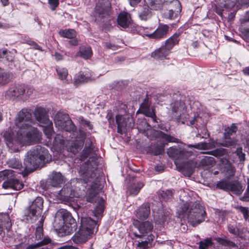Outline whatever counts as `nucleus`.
Here are the masks:
<instances>
[{"mask_svg":"<svg viewBox=\"0 0 249 249\" xmlns=\"http://www.w3.org/2000/svg\"><path fill=\"white\" fill-rule=\"evenodd\" d=\"M33 123L32 113L28 109L23 108L20 111L15 120L16 127L14 130L8 129L4 134L8 147L16 151L21 145L39 142L42 134L36 128L32 126Z\"/></svg>","mask_w":249,"mask_h":249,"instance_id":"obj_1","label":"nucleus"},{"mask_svg":"<svg viewBox=\"0 0 249 249\" xmlns=\"http://www.w3.org/2000/svg\"><path fill=\"white\" fill-rule=\"evenodd\" d=\"M89 157L88 161L81 165L79 173L82 179L86 183L91 182L90 188L87 190L86 197L88 202L93 203L99 200L98 193L101 189V186L99 184L98 175L95 172L97 155L93 152L91 144L89 146H86L80 156V159L84 160Z\"/></svg>","mask_w":249,"mask_h":249,"instance_id":"obj_2","label":"nucleus"},{"mask_svg":"<svg viewBox=\"0 0 249 249\" xmlns=\"http://www.w3.org/2000/svg\"><path fill=\"white\" fill-rule=\"evenodd\" d=\"M51 160V156L48 150L40 145H36L27 153L24 166L16 158L10 159L8 163L9 167L18 170V173L25 177L42 164L49 162Z\"/></svg>","mask_w":249,"mask_h":249,"instance_id":"obj_3","label":"nucleus"},{"mask_svg":"<svg viewBox=\"0 0 249 249\" xmlns=\"http://www.w3.org/2000/svg\"><path fill=\"white\" fill-rule=\"evenodd\" d=\"M178 213L179 218H187L194 227L204 221L206 215L204 207L197 201L184 203L178 210Z\"/></svg>","mask_w":249,"mask_h":249,"instance_id":"obj_4","label":"nucleus"},{"mask_svg":"<svg viewBox=\"0 0 249 249\" xmlns=\"http://www.w3.org/2000/svg\"><path fill=\"white\" fill-rule=\"evenodd\" d=\"M81 226L78 231L74 234L72 240L76 244L86 242L94 234L97 223L89 217H81Z\"/></svg>","mask_w":249,"mask_h":249,"instance_id":"obj_5","label":"nucleus"},{"mask_svg":"<svg viewBox=\"0 0 249 249\" xmlns=\"http://www.w3.org/2000/svg\"><path fill=\"white\" fill-rule=\"evenodd\" d=\"M43 207V200L42 198L40 196L36 197L26 210L25 216L26 217L27 220L31 223H34L39 218H40L39 221L43 218L44 221V218L41 215ZM39 223V222H38L37 225Z\"/></svg>","mask_w":249,"mask_h":249,"instance_id":"obj_6","label":"nucleus"},{"mask_svg":"<svg viewBox=\"0 0 249 249\" xmlns=\"http://www.w3.org/2000/svg\"><path fill=\"white\" fill-rule=\"evenodd\" d=\"M170 106L169 114L172 120L185 124L189 119L185 104L180 101H176L171 103Z\"/></svg>","mask_w":249,"mask_h":249,"instance_id":"obj_7","label":"nucleus"},{"mask_svg":"<svg viewBox=\"0 0 249 249\" xmlns=\"http://www.w3.org/2000/svg\"><path fill=\"white\" fill-rule=\"evenodd\" d=\"M43 226V219L42 218L36 230L35 235L36 242L29 245L26 249H48L44 246L50 243L52 240L49 236H44Z\"/></svg>","mask_w":249,"mask_h":249,"instance_id":"obj_8","label":"nucleus"},{"mask_svg":"<svg viewBox=\"0 0 249 249\" xmlns=\"http://www.w3.org/2000/svg\"><path fill=\"white\" fill-rule=\"evenodd\" d=\"M54 124L58 129L72 132L75 131L76 127L70 119L68 114L62 112H57L54 119Z\"/></svg>","mask_w":249,"mask_h":249,"instance_id":"obj_9","label":"nucleus"},{"mask_svg":"<svg viewBox=\"0 0 249 249\" xmlns=\"http://www.w3.org/2000/svg\"><path fill=\"white\" fill-rule=\"evenodd\" d=\"M224 139L221 142L213 141L210 143L201 142L195 145L189 144L188 147H194L198 149H209L213 148L216 146H222L224 147L233 146L236 144V140L235 139L231 138L230 136H224Z\"/></svg>","mask_w":249,"mask_h":249,"instance_id":"obj_10","label":"nucleus"},{"mask_svg":"<svg viewBox=\"0 0 249 249\" xmlns=\"http://www.w3.org/2000/svg\"><path fill=\"white\" fill-rule=\"evenodd\" d=\"M116 124H117V132L122 134L127 128L134 126V122L132 117H125L123 114H117L115 116Z\"/></svg>","mask_w":249,"mask_h":249,"instance_id":"obj_11","label":"nucleus"},{"mask_svg":"<svg viewBox=\"0 0 249 249\" xmlns=\"http://www.w3.org/2000/svg\"><path fill=\"white\" fill-rule=\"evenodd\" d=\"M217 186L221 189L231 191L238 195L241 194L244 190L241 183L237 181L221 180L217 183Z\"/></svg>","mask_w":249,"mask_h":249,"instance_id":"obj_12","label":"nucleus"},{"mask_svg":"<svg viewBox=\"0 0 249 249\" xmlns=\"http://www.w3.org/2000/svg\"><path fill=\"white\" fill-rule=\"evenodd\" d=\"M72 183H66L62 189L59 191L58 198L65 203H69L71 198L77 197L78 193L72 189Z\"/></svg>","mask_w":249,"mask_h":249,"instance_id":"obj_13","label":"nucleus"},{"mask_svg":"<svg viewBox=\"0 0 249 249\" xmlns=\"http://www.w3.org/2000/svg\"><path fill=\"white\" fill-rule=\"evenodd\" d=\"M133 225L139 230L141 234L135 232L134 235L136 237H142L150 233L153 229L152 223L148 221L140 222L137 219L133 221Z\"/></svg>","mask_w":249,"mask_h":249,"instance_id":"obj_14","label":"nucleus"},{"mask_svg":"<svg viewBox=\"0 0 249 249\" xmlns=\"http://www.w3.org/2000/svg\"><path fill=\"white\" fill-rule=\"evenodd\" d=\"M168 155L175 159L176 165L179 163L178 160L186 159L192 155L191 151H187L184 148L170 147L167 150Z\"/></svg>","mask_w":249,"mask_h":249,"instance_id":"obj_15","label":"nucleus"},{"mask_svg":"<svg viewBox=\"0 0 249 249\" xmlns=\"http://www.w3.org/2000/svg\"><path fill=\"white\" fill-rule=\"evenodd\" d=\"M110 9V4L108 1L98 2L95 6L94 13L96 20H101L103 18L109 15Z\"/></svg>","mask_w":249,"mask_h":249,"instance_id":"obj_16","label":"nucleus"},{"mask_svg":"<svg viewBox=\"0 0 249 249\" xmlns=\"http://www.w3.org/2000/svg\"><path fill=\"white\" fill-rule=\"evenodd\" d=\"M77 133L78 136L76 138V141H72L71 142V146L68 148V151L71 152L74 154L77 153L81 149L86 136V133L81 128L79 129Z\"/></svg>","mask_w":249,"mask_h":249,"instance_id":"obj_17","label":"nucleus"},{"mask_svg":"<svg viewBox=\"0 0 249 249\" xmlns=\"http://www.w3.org/2000/svg\"><path fill=\"white\" fill-rule=\"evenodd\" d=\"M74 220L71 213L67 210L61 209L57 211L54 217V225L65 224L68 222H73Z\"/></svg>","mask_w":249,"mask_h":249,"instance_id":"obj_18","label":"nucleus"},{"mask_svg":"<svg viewBox=\"0 0 249 249\" xmlns=\"http://www.w3.org/2000/svg\"><path fill=\"white\" fill-rule=\"evenodd\" d=\"M237 2V0H219L213 7L214 11L219 16H222V12L225 9H231Z\"/></svg>","mask_w":249,"mask_h":249,"instance_id":"obj_19","label":"nucleus"},{"mask_svg":"<svg viewBox=\"0 0 249 249\" xmlns=\"http://www.w3.org/2000/svg\"><path fill=\"white\" fill-rule=\"evenodd\" d=\"M34 116L39 123L40 125L43 124H51V121L49 117L46 109L42 107H37L34 112Z\"/></svg>","mask_w":249,"mask_h":249,"instance_id":"obj_20","label":"nucleus"},{"mask_svg":"<svg viewBox=\"0 0 249 249\" xmlns=\"http://www.w3.org/2000/svg\"><path fill=\"white\" fill-rule=\"evenodd\" d=\"M25 88L23 85H17L11 87L6 92L5 96L7 98L14 99L24 94Z\"/></svg>","mask_w":249,"mask_h":249,"instance_id":"obj_21","label":"nucleus"},{"mask_svg":"<svg viewBox=\"0 0 249 249\" xmlns=\"http://www.w3.org/2000/svg\"><path fill=\"white\" fill-rule=\"evenodd\" d=\"M54 226L59 230V232L62 233V235H67L71 234L76 229V224L75 220L73 222H68L60 225L57 224Z\"/></svg>","mask_w":249,"mask_h":249,"instance_id":"obj_22","label":"nucleus"},{"mask_svg":"<svg viewBox=\"0 0 249 249\" xmlns=\"http://www.w3.org/2000/svg\"><path fill=\"white\" fill-rule=\"evenodd\" d=\"M150 102L149 101L148 97L145 98L143 102L140 106V108L142 112L145 116L151 118L154 122H156V115L154 109L150 108Z\"/></svg>","mask_w":249,"mask_h":249,"instance_id":"obj_23","label":"nucleus"},{"mask_svg":"<svg viewBox=\"0 0 249 249\" xmlns=\"http://www.w3.org/2000/svg\"><path fill=\"white\" fill-rule=\"evenodd\" d=\"M169 31V26L165 24H160L154 33L149 35L148 36L153 39H159L166 36Z\"/></svg>","mask_w":249,"mask_h":249,"instance_id":"obj_24","label":"nucleus"},{"mask_svg":"<svg viewBox=\"0 0 249 249\" xmlns=\"http://www.w3.org/2000/svg\"><path fill=\"white\" fill-rule=\"evenodd\" d=\"M64 181V177L59 172H53L49 176L48 182L53 187H58Z\"/></svg>","mask_w":249,"mask_h":249,"instance_id":"obj_25","label":"nucleus"},{"mask_svg":"<svg viewBox=\"0 0 249 249\" xmlns=\"http://www.w3.org/2000/svg\"><path fill=\"white\" fill-rule=\"evenodd\" d=\"M150 213V206L148 204L144 203L135 211L136 217L141 220L147 218Z\"/></svg>","mask_w":249,"mask_h":249,"instance_id":"obj_26","label":"nucleus"},{"mask_svg":"<svg viewBox=\"0 0 249 249\" xmlns=\"http://www.w3.org/2000/svg\"><path fill=\"white\" fill-rule=\"evenodd\" d=\"M24 184L19 180L12 178L4 181L2 187L4 189L11 188L14 190H19L23 188Z\"/></svg>","mask_w":249,"mask_h":249,"instance_id":"obj_27","label":"nucleus"},{"mask_svg":"<svg viewBox=\"0 0 249 249\" xmlns=\"http://www.w3.org/2000/svg\"><path fill=\"white\" fill-rule=\"evenodd\" d=\"M196 163L193 160L183 162L179 166L183 174L187 177H190L194 172Z\"/></svg>","mask_w":249,"mask_h":249,"instance_id":"obj_28","label":"nucleus"},{"mask_svg":"<svg viewBox=\"0 0 249 249\" xmlns=\"http://www.w3.org/2000/svg\"><path fill=\"white\" fill-rule=\"evenodd\" d=\"M169 51L165 46H161L152 52L151 54V56L157 60H163L166 58Z\"/></svg>","mask_w":249,"mask_h":249,"instance_id":"obj_29","label":"nucleus"},{"mask_svg":"<svg viewBox=\"0 0 249 249\" xmlns=\"http://www.w3.org/2000/svg\"><path fill=\"white\" fill-rule=\"evenodd\" d=\"M131 19L129 14L123 12L119 15L117 18V22L122 27L124 28L128 27L131 24Z\"/></svg>","mask_w":249,"mask_h":249,"instance_id":"obj_30","label":"nucleus"},{"mask_svg":"<svg viewBox=\"0 0 249 249\" xmlns=\"http://www.w3.org/2000/svg\"><path fill=\"white\" fill-rule=\"evenodd\" d=\"M154 136L164 142H178V140L175 137L166 134L161 131H154Z\"/></svg>","mask_w":249,"mask_h":249,"instance_id":"obj_31","label":"nucleus"},{"mask_svg":"<svg viewBox=\"0 0 249 249\" xmlns=\"http://www.w3.org/2000/svg\"><path fill=\"white\" fill-rule=\"evenodd\" d=\"M91 80V78L89 74H84L82 72L76 74L74 77L73 84L75 87H78L81 84L87 82Z\"/></svg>","mask_w":249,"mask_h":249,"instance_id":"obj_32","label":"nucleus"},{"mask_svg":"<svg viewBox=\"0 0 249 249\" xmlns=\"http://www.w3.org/2000/svg\"><path fill=\"white\" fill-rule=\"evenodd\" d=\"M179 35V33H175L173 36L166 40L164 46L170 51L176 44L178 43Z\"/></svg>","mask_w":249,"mask_h":249,"instance_id":"obj_33","label":"nucleus"},{"mask_svg":"<svg viewBox=\"0 0 249 249\" xmlns=\"http://www.w3.org/2000/svg\"><path fill=\"white\" fill-rule=\"evenodd\" d=\"M165 4L168 5L167 9L174 10V14H180L181 11V6L178 0H173L171 1H165Z\"/></svg>","mask_w":249,"mask_h":249,"instance_id":"obj_34","label":"nucleus"},{"mask_svg":"<svg viewBox=\"0 0 249 249\" xmlns=\"http://www.w3.org/2000/svg\"><path fill=\"white\" fill-rule=\"evenodd\" d=\"M92 54L91 48L89 46H82L79 47L78 55L86 59L89 58Z\"/></svg>","mask_w":249,"mask_h":249,"instance_id":"obj_35","label":"nucleus"},{"mask_svg":"<svg viewBox=\"0 0 249 249\" xmlns=\"http://www.w3.org/2000/svg\"><path fill=\"white\" fill-rule=\"evenodd\" d=\"M149 8H150V7L149 4L144 5L141 8L139 16L142 20H146L151 17V13Z\"/></svg>","mask_w":249,"mask_h":249,"instance_id":"obj_36","label":"nucleus"},{"mask_svg":"<svg viewBox=\"0 0 249 249\" xmlns=\"http://www.w3.org/2000/svg\"><path fill=\"white\" fill-rule=\"evenodd\" d=\"M145 1L149 5L151 9L157 10L160 9L166 1L165 0H145Z\"/></svg>","mask_w":249,"mask_h":249,"instance_id":"obj_37","label":"nucleus"},{"mask_svg":"<svg viewBox=\"0 0 249 249\" xmlns=\"http://www.w3.org/2000/svg\"><path fill=\"white\" fill-rule=\"evenodd\" d=\"M53 143L55 146L60 148H64V147H66L67 150L68 148L71 146L70 142H69L70 145H66L65 141L64 140L63 136L60 134L56 135L54 137Z\"/></svg>","mask_w":249,"mask_h":249,"instance_id":"obj_38","label":"nucleus"},{"mask_svg":"<svg viewBox=\"0 0 249 249\" xmlns=\"http://www.w3.org/2000/svg\"><path fill=\"white\" fill-rule=\"evenodd\" d=\"M56 71L59 78L62 81H65V83L68 84L69 82L66 79L68 76V71L66 68L57 67H56Z\"/></svg>","mask_w":249,"mask_h":249,"instance_id":"obj_39","label":"nucleus"},{"mask_svg":"<svg viewBox=\"0 0 249 249\" xmlns=\"http://www.w3.org/2000/svg\"><path fill=\"white\" fill-rule=\"evenodd\" d=\"M11 78L10 73L0 70V85H4L9 82Z\"/></svg>","mask_w":249,"mask_h":249,"instance_id":"obj_40","label":"nucleus"},{"mask_svg":"<svg viewBox=\"0 0 249 249\" xmlns=\"http://www.w3.org/2000/svg\"><path fill=\"white\" fill-rule=\"evenodd\" d=\"M143 184L142 182H138L131 185L128 189V192L132 196H136L143 187Z\"/></svg>","mask_w":249,"mask_h":249,"instance_id":"obj_41","label":"nucleus"},{"mask_svg":"<svg viewBox=\"0 0 249 249\" xmlns=\"http://www.w3.org/2000/svg\"><path fill=\"white\" fill-rule=\"evenodd\" d=\"M41 126L43 127V131L47 138L51 140L53 134L52 122L51 124H41Z\"/></svg>","mask_w":249,"mask_h":249,"instance_id":"obj_42","label":"nucleus"},{"mask_svg":"<svg viewBox=\"0 0 249 249\" xmlns=\"http://www.w3.org/2000/svg\"><path fill=\"white\" fill-rule=\"evenodd\" d=\"M218 242L223 246L229 247L230 249H239L237 245L229 240L219 238L218 239Z\"/></svg>","mask_w":249,"mask_h":249,"instance_id":"obj_43","label":"nucleus"},{"mask_svg":"<svg viewBox=\"0 0 249 249\" xmlns=\"http://www.w3.org/2000/svg\"><path fill=\"white\" fill-rule=\"evenodd\" d=\"M59 34L61 36L70 39H72L76 36V32L73 29L61 30Z\"/></svg>","mask_w":249,"mask_h":249,"instance_id":"obj_44","label":"nucleus"},{"mask_svg":"<svg viewBox=\"0 0 249 249\" xmlns=\"http://www.w3.org/2000/svg\"><path fill=\"white\" fill-rule=\"evenodd\" d=\"M227 229L229 232L233 235L238 236L239 235V230L235 223L228 224Z\"/></svg>","mask_w":249,"mask_h":249,"instance_id":"obj_45","label":"nucleus"},{"mask_svg":"<svg viewBox=\"0 0 249 249\" xmlns=\"http://www.w3.org/2000/svg\"><path fill=\"white\" fill-rule=\"evenodd\" d=\"M5 58L8 62H12L14 58V56L11 52L7 50L0 51V59Z\"/></svg>","mask_w":249,"mask_h":249,"instance_id":"obj_46","label":"nucleus"},{"mask_svg":"<svg viewBox=\"0 0 249 249\" xmlns=\"http://www.w3.org/2000/svg\"><path fill=\"white\" fill-rule=\"evenodd\" d=\"M237 130V126L235 124H232L230 127H228L225 129L224 136L227 138L229 136H231L233 133H236Z\"/></svg>","mask_w":249,"mask_h":249,"instance_id":"obj_47","label":"nucleus"},{"mask_svg":"<svg viewBox=\"0 0 249 249\" xmlns=\"http://www.w3.org/2000/svg\"><path fill=\"white\" fill-rule=\"evenodd\" d=\"M236 209L243 214L246 221L249 220V208L248 207L238 206Z\"/></svg>","mask_w":249,"mask_h":249,"instance_id":"obj_48","label":"nucleus"},{"mask_svg":"<svg viewBox=\"0 0 249 249\" xmlns=\"http://www.w3.org/2000/svg\"><path fill=\"white\" fill-rule=\"evenodd\" d=\"M153 236L150 234L149 237H148V240H145L142 242H139L137 244V247L139 248L140 249H146L149 248V242L150 240H153Z\"/></svg>","mask_w":249,"mask_h":249,"instance_id":"obj_49","label":"nucleus"},{"mask_svg":"<svg viewBox=\"0 0 249 249\" xmlns=\"http://www.w3.org/2000/svg\"><path fill=\"white\" fill-rule=\"evenodd\" d=\"M106 118L108 122L110 127L112 128L115 127V123L114 122L113 114L111 110L108 111Z\"/></svg>","mask_w":249,"mask_h":249,"instance_id":"obj_50","label":"nucleus"},{"mask_svg":"<svg viewBox=\"0 0 249 249\" xmlns=\"http://www.w3.org/2000/svg\"><path fill=\"white\" fill-rule=\"evenodd\" d=\"M212 242L211 238H207L204 241H200L199 243V249H206L208 247L211 246Z\"/></svg>","mask_w":249,"mask_h":249,"instance_id":"obj_51","label":"nucleus"},{"mask_svg":"<svg viewBox=\"0 0 249 249\" xmlns=\"http://www.w3.org/2000/svg\"><path fill=\"white\" fill-rule=\"evenodd\" d=\"M173 195V192L172 190H167L165 191H162L160 193V196L163 198V199L167 201L169 199L171 198Z\"/></svg>","mask_w":249,"mask_h":249,"instance_id":"obj_52","label":"nucleus"},{"mask_svg":"<svg viewBox=\"0 0 249 249\" xmlns=\"http://www.w3.org/2000/svg\"><path fill=\"white\" fill-rule=\"evenodd\" d=\"M226 150L224 148H218L212 151L211 153L212 155L215 157L222 156L225 155L226 153Z\"/></svg>","mask_w":249,"mask_h":249,"instance_id":"obj_53","label":"nucleus"},{"mask_svg":"<svg viewBox=\"0 0 249 249\" xmlns=\"http://www.w3.org/2000/svg\"><path fill=\"white\" fill-rule=\"evenodd\" d=\"M225 170L230 177L234 175L235 169L230 163H228L225 167Z\"/></svg>","mask_w":249,"mask_h":249,"instance_id":"obj_54","label":"nucleus"},{"mask_svg":"<svg viewBox=\"0 0 249 249\" xmlns=\"http://www.w3.org/2000/svg\"><path fill=\"white\" fill-rule=\"evenodd\" d=\"M78 121L81 124L87 126L89 129H92V125L90 124V122L86 120L83 117L80 116L78 118Z\"/></svg>","mask_w":249,"mask_h":249,"instance_id":"obj_55","label":"nucleus"},{"mask_svg":"<svg viewBox=\"0 0 249 249\" xmlns=\"http://www.w3.org/2000/svg\"><path fill=\"white\" fill-rule=\"evenodd\" d=\"M243 35L247 39H249V23L246 26L242 27L240 29Z\"/></svg>","mask_w":249,"mask_h":249,"instance_id":"obj_56","label":"nucleus"},{"mask_svg":"<svg viewBox=\"0 0 249 249\" xmlns=\"http://www.w3.org/2000/svg\"><path fill=\"white\" fill-rule=\"evenodd\" d=\"M235 153L238 157L240 161H244L245 160V154L243 152L241 147L237 148Z\"/></svg>","mask_w":249,"mask_h":249,"instance_id":"obj_57","label":"nucleus"},{"mask_svg":"<svg viewBox=\"0 0 249 249\" xmlns=\"http://www.w3.org/2000/svg\"><path fill=\"white\" fill-rule=\"evenodd\" d=\"M127 107L125 104L123 103L119 104L118 108V114L124 115L127 111Z\"/></svg>","mask_w":249,"mask_h":249,"instance_id":"obj_58","label":"nucleus"},{"mask_svg":"<svg viewBox=\"0 0 249 249\" xmlns=\"http://www.w3.org/2000/svg\"><path fill=\"white\" fill-rule=\"evenodd\" d=\"M202 163L213 166L215 163L214 159L213 157H207L203 159L201 161Z\"/></svg>","mask_w":249,"mask_h":249,"instance_id":"obj_59","label":"nucleus"},{"mask_svg":"<svg viewBox=\"0 0 249 249\" xmlns=\"http://www.w3.org/2000/svg\"><path fill=\"white\" fill-rule=\"evenodd\" d=\"M167 12L166 14V16L169 19H174L177 18L179 15V14H177V15L176 14L175 15L174 14L175 13L174 10H170V9H167Z\"/></svg>","mask_w":249,"mask_h":249,"instance_id":"obj_60","label":"nucleus"},{"mask_svg":"<svg viewBox=\"0 0 249 249\" xmlns=\"http://www.w3.org/2000/svg\"><path fill=\"white\" fill-rule=\"evenodd\" d=\"M48 3L52 10H54L59 4V0H48Z\"/></svg>","mask_w":249,"mask_h":249,"instance_id":"obj_61","label":"nucleus"},{"mask_svg":"<svg viewBox=\"0 0 249 249\" xmlns=\"http://www.w3.org/2000/svg\"><path fill=\"white\" fill-rule=\"evenodd\" d=\"M164 151V149L162 146H157L155 147L152 151V153L154 155H159L161 154Z\"/></svg>","mask_w":249,"mask_h":249,"instance_id":"obj_62","label":"nucleus"},{"mask_svg":"<svg viewBox=\"0 0 249 249\" xmlns=\"http://www.w3.org/2000/svg\"><path fill=\"white\" fill-rule=\"evenodd\" d=\"M3 218L6 221V223L4 224L6 228H10L11 226V222L9 221V217L8 215H4L3 216Z\"/></svg>","mask_w":249,"mask_h":249,"instance_id":"obj_63","label":"nucleus"},{"mask_svg":"<svg viewBox=\"0 0 249 249\" xmlns=\"http://www.w3.org/2000/svg\"><path fill=\"white\" fill-rule=\"evenodd\" d=\"M106 46L107 48L112 50H116L117 49V46L116 45L112 44L110 42H106Z\"/></svg>","mask_w":249,"mask_h":249,"instance_id":"obj_64","label":"nucleus"}]
</instances>
